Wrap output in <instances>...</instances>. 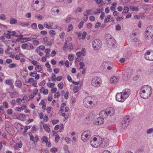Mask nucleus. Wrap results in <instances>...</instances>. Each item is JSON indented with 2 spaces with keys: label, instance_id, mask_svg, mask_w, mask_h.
<instances>
[{
  "label": "nucleus",
  "instance_id": "nucleus-1",
  "mask_svg": "<svg viewBox=\"0 0 153 153\" xmlns=\"http://www.w3.org/2000/svg\"><path fill=\"white\" fill-rule=\"evenodd\" d=\"M115 113V110L112 108H107L105 111H102L100 112V115H102L104 117L108 116H112L114 115Z\"/></svg>",
  "mask_w": 153,
  "mask_h": 153
},
{
  "label": "nucleus",
  "instance_id": "nucleus-2",
  "mask_svg": "<svg viewBox=\"0 0 153 153\" xmlns=\"http://www.w3.org/2000/svg\"><path fill=\"white\" fill-rule=\"evenodd\" d=\"M91 136V132L89 130L83 131L81 135L82 140L84 142H87Z\"/></svg>",
  "mask_w": 153,
  "mask_h": 153
},
{
  "label": "nucleus",
  "instance_id": "nucleus-3",
  "mask_svg": "<svg viewBox=\"0 0 153 153\" xmlns=\"http://www.w3.org/2000/svg\"><path fill=\"white\" fill-rule=\"evenodd\" d=\"M98 142H99V147L103 148L108 146L109 144V140L107 138L99 139Z\"/></svg>",
  "mask_w": 153,
  "mask_h": 153
},
{
  "label": "nucleus",
  "instance_id": "nucleus-4",
  "mask_svg": "<svg viewBox=\"0 0 153 153\" xmlns=\"http://www.w3.org/2000/svg\"><path fill=\"white\" fill-rule=\"evenodd\" d=\"M94 118V115L91 112L88 114L87 117H86L84 120V123L85 124H89L90 123L91 121Z\"/></svg>",
  "mask_w": 153,
  "mask_h": 153
},
{
  "label": "nucleus",
  "instance_id": "nucleus-5",
  "mask_svg": "<svg viewBox=\"0 0 153 153\" xmlns=\"http://www.w3.org/2000/svg\"><path fill=\"white\" fill-rule=\"evenodd\" d=\"M140 90V92H142L143 93L146 92L151 94L152 92V88L148 85L143 86Z\"/></svg>",
  "mask_w": 153,
  "mask_h": 153
},
{
  "label": "nucleus",
  "instance_id": "nucleus-6",
  "mask_svg": "<svg viewBox=\"0 0 153 153\" xmlns=\"http://www.w3.org/2000/svg\"><path fill=\"white\" fill-rule=\"evenodd\" d=\"M126 97H123V92L117 93L116 95V100L117 101L120 102H123L126 99Z\"/></svg>",
  "mask_w": 153,
  "mask_h": 153
},
{
  "label": "nucleus",
  "instance_id": "nucleus-7",
  "mask_svg": "<svg viewBox=\"0 0 153 153\" xmlns=\"http://www.w3.org/2000/svg\"><path fill=\"white\" fill-rule=\"evenodd\" d=\"M99 79L98 76H96L93 78L91 81L92 85L94 87H98L100 85V82L98 79Z\"/></svg>",
  "mask_w": 153,
  "mask_h": 153
},
{
  "label": "nucleus",
  "instance_id": "nucleus-8",
  "mask_svg": "<svg viewBox=\"0 0 153 153\" xmlns=\"http://www.w3.org/2000/svg\"><path fill=\"white\" fill-rule=\"evenodd\" d=\"M144 57L147 60L153 61V52L147 51L144 54Z\"/></svg>",
  "mask_w": 153,
  "mask_h": 153
},
{
  "label": "nucleus",
  "instance_id": "nucleus-9",
  "mask_svg": "<svg viewBox=\"0 0 153 153\" xmlns=\"http://www.w3.org/2000/svg\"><path fill=\"white\" fill-rule=\"evenodd\" d=\"M101 41L99 39H95L92 42V46L94 49L95 50L98 49V47L101 45Z\"/></svg>",
  "mask_w": 153,
  "mask_h": 153
},
{
  "label": "nucleus",
  "instance_id": "nucleus-10",
  "mask_svg": "<svg viewBox=\"0 0 153 153\" xmlns=\"http://www.w3.org/2000/svg\"><path fill=\"white\" fill-rule=\"evenodd\" d=\"M92 98L91 97H88L85 98L83 100V103L85 105L88 104L89 105L92 104L93 102L90 100ZM88 106V105H87Z\"/></svg>",
  "mask_w": 153,
  "mask_h": 153
},
{
  "label": "nucleus",
  "instance_id": "nucleus-11",
  "mask_svg": "<svg viewBox=\"0 0 153 153\" xmlns=\"http://www.w3.org/2000/svg\"><path fill=\"white\" fill-rule=\"evenodd\" d=\"M104 122V118L100 117L95 119L94 123L97 125H101L103 124Z\"/></svg>",
  "mask_w": 153,
  "mask_h": 153
},
{
  "label": "nucleus",
  "instance_id": "nucleus-12",
  "mask_svg": "<svg viewBox=\"0 0 153 153\" xmlns=\"http://www.w3.org/2000/svg\"><path fill=\"white\" fill-rule=\"evenodd\" d=\"M133 71L132 69L128 68L126 70V71L124 72V75H126L128 78L130 77L131 75L132 74Z\"/></svg>",
  "mask_w": 153,
  "mask_h": 153
},
{
  "label": "nucleus",
  "instance_id": "nucleus-13",
  "mask_svg": "<svg viewBox=\"0 0 153 153\" xmlns=\"http://www.w3.org/2000/svg\"><path fill=\"white\" fill-rule=\"evenodd\" d=\"M145 93H143L142 92H140V97L145 99H147L148 97H149L150 96L151 94H149L147 92H145Z\"/></svg>",
  "mask_w": 153,
  "mask_h": 153
},
{
  "label": "nucleus",
  "instance_id": "nucleus-14",
  "mask_svg": "<svg viewBox=\"0 0 153 153\" xmlns=\"http://www.w3.org/2000/svg\"><path fill=\"white\" fill-rule=\"evenodd\" d=\"M59 12V10L57 9V7H55L52 8L51 12L52 15L56 16L58 15Z\"/></svg>",
  "mask_w": 153,
  "mask_h": 153
},
{
  "label": "nucleus",
  "instance_id": "nucleus-15",
  "mask_svg": "<svg viewBox=\"0 0 153 153\" xmlns=\"http://www.w3.org/2000/svg\"><path fill=\"white\" fill-rule=\"evenodd\" d=\"M145 38L147 39H149L152 38L153 36V33L146 32V31L145 32Z\"/></svg>",
  "mask_w": 153,
  "mask_h": 153
},
{
  "label": "nucleus",
  "instance_id": "nucleus-16",
  "mask_svg": "<svg viewBox=\"0 0 153 153\" xmlns=\"http://www.w3.org/2000/svg\"><path fill=\"white\" fill-rule=\"evenodd\" d=\"M123 92H122L123 95V97H126V99L129 96V95L130 94V90L129 89H125V91L123 90Z\"/></svg>",
  "mask_w": 153,
  "mask_h": 153
},
{
  "label": "nucleus",
  "instance_id": "nucleus-17",
  "mask_svg": "<svg viewBox=\"0 0 153 153\" xmlns=\"http://www.w3.org/2000/svg\"><path fill=\"white\" fill-rule=\"evenodd\" d=\"M99 142L94 141H90V144L93 147L97 148L99 147Z\"/></svg>",
  "mask_w": 153,
  "mask_h": 153
},
{
  "label": "nucleus",
  "instance_id": "nucleus-18",
  "mask_svg": "<svg viewBox=\"0 0 153 153\" xmlns=\"http://www.w3.org/2000/svg\"><path fill=\"white\" fill-rule=\"evenodd\" d=\"M18 24L19 25H20L22 27H27L30 25V23L29 22L25 23L21 22H19L18 23Z\"/></svg>",
  "mask_w": 153,
  "mask_h": 153
},
{
  "label": "nucleus",
  "instance_id": "nucleus-19",
  "mask_svg": "<svg viewBox=\"0 0 153 153\" xmlns=\"http://www.w3.org/2000/svg\"><path fill=\"white\" fill-rule=\"evenodd\" d=\"M10 97L12 98H15L18 97V93L16 92L10 93Z\"/></svg>",
  "mask_w": 153,
  "mask_h": 153
},
{
  "label": "nucleus",
  "instance_id": "nucleus-20",
  "mask_svg": "<svg viewBox=\"0 0 153 153\" xmlns=\"http://www.w3.org/2000/svg\"><path fill=\"white\" fill-rule=\"evenodd\" d=\"M146 31L153 33V26L150 25L146 29Z\"/></svg>",
  "mask_w": 153,
  "mask_h": 153
},
{
  "label": "nucleus",
  "instance_id": "nucleus-21",
  "mask_svg": "<svg viewBox=\"0 0 153 153\" xmlns=\"http://www.w3.org/2000/svg\"><path fill=\"white\" fill-rule=\"evenodd\" d=\"M124 121L125 123L129 124L130 121V119L129 116H127L124 117L123 120Z\"/></svg>",
  "mask_w": 153,
  "mask_h": 153
},
{
  "label": "nucleus",
  "instance_id": "nucleus-22",
  "mask_svg": "<svg viewBox=\"0 0 153 153\" xmlns=\"http://www.w3.org/2000/svg\"><path fill=\"white\" fill-rule=\"evenodd\" d=\"M118 80V78L116 76L112 77L110 79V81L111 83L116 82Z\"/></svg>",
  "mask_w": 153,
  "mask_h": 153
},
{
  "label": "nucleus",
  "instance_id": "nucleus-23",
  "mask_svg": "<svg viewBox=\"0 0 153 153\" xmlns=\"http://www.w3.org/2000/svg\"><path fill=\"white\" fill-rule=\"evenodd\" d=\"M15 85L18 87L20 88L22 85V82L20 80H17L16 81Z\"/></svg>",
  "mask_w": 153,
  "mask_h": 153
},
{
  "label": "nucleus",
  "instance_id": "nucleus-24",
  "mask_svg": "<svg viewBox=\"0 0 153 153\" xmlns=\"http://www.w3.org/2000/svg\"><path fill=\"white\" fill-rule=\"evenodd\" d=\"M15 126L16 127V128L18 129H23V125L20 123H15Z\"/></svg>",
  "mask_w": 153,
  "mask_h": 153
},
{
  "label": "nucleus",
  "instance_id": "nucleus-25",
  "mask_svg": "<svg viewBox=\"0 0 153 153\" xmlns=\"http://www.w3.org/2000/svg\"><path fill=\"white\" fill-rule=\"evenodd\" d=\"M41 140L43 143H46L48 141V138L46 136H43L41 138Z\"/></svg>",
  "mask_w": 153,
  "mask_h": 153
},
{
  "label": "nucleus",
  "instance_id": "nucleus-26",
  "mask_svg": "<svg viewBox=\"0 0 153 153\" xmlns=\"http://www.w3.org/2000/svg\"><path fill=\"white\" fill-rule=\"evenodd\" d=\"M16 37H18L16 39V41L18 42H20L21 40L23 39V35H16Z\"/></svg>",
  "mask_w": 153,
  "mask_h": 153
},
{
  "label": "nucleus",
  "instance_id": "nucleus-27",
  "mask_svg": "<svg viewBox=\"0 0 153 153\" xmlns=\"http://www.w3.org/2000/svg\"><path fill=\"white\" fill-rule=\"evenodd\" d=\"M17 22V21L14 18H12L10 19V24L13 25L16 24Z\"/></svg>",
  "mask_w": 153,
  "mask_h": 153
},
{
  "label": "nucleus",
  "instance_id": "nucleus-28",
  "mask_svg": "<svg viewBox=\"0 0 153 153\" xmlns=\"http://www.w3.org/2000/svg\"><path fill=\"white\" fill-rule=\"evenodd\" d=\"M121 124L122 127L124 128H126L129 125V124L125 123L124 121H123V120L122 121Z\"/></svg>",
  "mask_w": 153,
  "mask_h": 153
},
{
  "label": "nucleus",
  "instance_id": "nucleus-29",
  "mask_svg": "<svg viewBox=\"0 0 153 153\" xmlns=\"http://www.w3.org/2000/svg\"><path fill=\"white\" fill-rule=\"evenodd\" d=\"M44 129L47 132H49L50 131L49 127L46 124H44L43 125Z\"/></svg>",
  "mask_w": 153,
  "mask_h": 153
},
{
  "label": "nucleus",
  "instance_id": "nucleus-30",
  "mask_svg": "<svg viewBox=\"0 0 153 153\" xmlns=\"http://www.w3.org/2000/svg\"><path fill=\"white\" fill-rule=\"evenodd\" d=\"M129 8L132 11H137L138 10V8L137 7L131 6Z\"/></svg>",
  "mask_w": 153,
  "mask_h": 153
},
{
  "label": "nucleus",
  "instance_id": "nucleus-31",
  "mask_svg": "<svg viewBox=\"0 0 153 153\" xmlns=\"http://www.w3.org/2000/svg\"><path fill=\"white\" fill-rule=\"evenodd\" d=\"M110 18L111 16L110 15H108L107 17H106L104 22V23H106L108 22L110 19Z\"/></svg>",
  "mask_w": 153,
  "mask_h": 153
},
{
  "label": "nucleus",
  "instance_id": "nucleus-32",
  "mask_svg": "<svg viewBox=\"0 0 153 153\" xmlns=\"http://www.w3.org/2000/svg\"><path fill=\"white\" fill-rule=\"evenodd\" d=\"M47 85L48 87L52 88L53 86L54 87L55 86V84L54 83L48 82Z\"/></svg>",
  "mask_w": 153,
  "mask_h": 153
},
{
  "label": "nucleus",
  "instance_id": "nucleus-33",
  "mask_svg": "<svg viewBox=\"0 0 153 153\" xmlns=\"http://www.w3.org/2000/svg\"><path fill=\"white\" fill-rule=\"evenodd\" d=\"M63 149L65 153H70V152L68 150V147L67 145H65Z\"/></svg>",
  "mask_w": 153,
  "mask_h": 153
},
{
  "label": "nucleus",
  "instance_id": "nucleus-34",
  "mask_svg": "<svg viewBox=\"0 0 153 153\" xmlns=\"http://www.w3.org/2000/svg\"><path fill=\"white\" fill-rule=\"evenodd\" d=\"M58 149L57 148H52L50 149V151L52 152H55L58 151Z\"/></svg>",
  "mask_w": 153,
  "mask_h": 153
},
{
  "label": "nucleus",
  "instance_id": "nucleus-35",
  "mask_svg": "<svg viewBox=\"0 0 153 153\" xmlns=\"http://www.w3.org/2000/svg\"><path fill=\"white\" fill-rule=\"evenodd\" d=\"M129 10V8L128 7H125L124 8L123 13H128Z\"/></svg>",
  "mask_w": 153,
  "mask_h": 153
},
{
  "label": "nucleus",
  "instance_id": "nucleus-36",
  "mask_svg": "<svg viewBox=\"0 0 153 153\" xmlns=\"http://www.w3.org/2000/svg\"><path fill=\"white\" fill-rule=\"evenodd\" d=\"M117 4V3L116 2H114L112 4L113 6L110 7V9L111 10H113L115 9Z\"/></svg>",
  "mask_w": 153,
  "mask_h": 153
},
{
  "label": "nucleus",
  "instance_id": "nucleus-37",
  "mask_svg": "<svg viewBox=\"0 0 153 153\" xmlns=\"http://www.w3.org/2000/svg\"><path fill=\"white\" fill-rule=\"evenodd\" d=\"M35 69L36 71L39 72L41 71L42 68L40 66L36 65L35 67Z\"/></svg>",
  "mask_w": 153,
  "mask_h": 153
},
{
  "label": "nucleus",
  "instance_id": "nucleus-38",
  "mask_svg": "<svg viewBox=\"0 0 153 153\" xmlns=\"http://www.w3.org/2000/svg\"><path fill=\"white\" fill-rule=\"evenodd\" d=\"M15 110L17 111H21L23 110V108L22 107H17L16 108Z\"/></svg>",
  "mask_w": 153,
  "mask_h": 153
},
{
  "label": "nucleus",
  "instance_id": "nucleus-39",
  "mask_svg": "<svg viewBox=\"0 0 153 153\" xmlns=\"http://www.w3.org/2000/svg\"><path fill=\"white\" fill-rule=\"evenodd\" d=\"M56 75L54 73H52V76H51V79H52V81H56Z\"/></svg>",
  "mask_w": 153,
  "mask_h": 153
},
{
  "label": "nucleus",
  "instance_id": "nucleus-40",
  "mask_svg": "<svg viewBox=\"0 0 153 153\" xmlns=\"http://www.w3.org/2000/svg\"><path fill=\"white\" fill-rule=\"evenodd\" d=\"M73 28V26L72 24H70L68 27L67 31L68 32L71 31Z\"/></svg>",
  "mask_w": 153,
  "mask_h": 153
},
{
  "label": "nucleus",
  "instance_id": "nucleus-41",
  "mask_svg": "<svg viewBox=\"0 0 153 153\" xmlns=\"http://www.w3.org/2000/svg\"><path fill=\"white\" fill-rule=\"evenodd\" d=\"M30 126H25V129L24 131L23 132V134H24L27 131L28 129H30Z\"/></svg>",
  "mask_w": 153,
  "mask_h": 153
},
{
  "label": "nucleus",
  "instance_id": "nucleus-42",
  "mask_svg": "<svg viewBox=\"0 0 153 153\" xmlns=\"http://www.w3.org/2000/svg\"><path fill=\"white\" fill-rule=\"evenodd\" d=\"M63 83L62 82H60L58 85V87L60 89H62L63 88Z\"/></svg>",
  "mask_w": 153,
  "mask_h": 153
},
{
  "label": "nucleus",
  "instance_id": "nucleus-43",
  "mask_svg": "<svg viewBox=\"0 0 153 153\" xmlns=\"http://www.w3.org/2000/svg\"><path fill=\"white\" fill-rule=\"evenodd\" d=\"M29 134L30 137V139L31 141H34V140L35 137H34L33 136V135L32 133L30 132L29 133Z\"/></svg>",
  "mask_w": 153,
  "mask_h": 153
},
{
  "label": "nucleus",
  "instance_id": "nucleus-44",
  "mask_svg": "<svg viewBox=\"0 0 153 153\" xmlns=\"http://www.w3.org/2000/svg\"><path fill=\"white\" fill-rule=\"evenodd\" d=\"M16 65L15 63H12L8 65L9 68H12L16 67Z\"/></svg>",
  "mask_w": 153,
  "mask_h": 153
},
{
  "label": "nucleus",
  "instance_id": "nucleus-45",
  "mask_svg": "<svg viewBox=\"0 0 153 153\" xmlns=\"http://www.w3.org/2000/svg\"><path fill=\"white\" fill-rule=\"evenodd\" d=\"M84 22L82 21L79 23L78 25V27L79 29H81L83 25Z\"/></svg>",
  "mask_w": 153,
  "mask_h": 153
},
{
  "label": "nucleus",
  "instance_id": "nucleus-46",
  "mask_svg": "<svg viewBox=\"0 0 153 153\" xmlns=\"http://www.w3.org/2000/svg\"><path fill=\"white\" fill-rule=\"evenodd\" d=\"M133 41L137 44H139L140 43V40L138 39L137 38H135L133 39Z\"/></svg>",
  "mask_w": 153,
  "mask_h": 153
},
{
  "label": "nucleus",
  "instance_id": "nucleus-47",
  "mask_svg": "<svg viewBox=\"0 0 153 153\" xmlns=\"http://www.w3.org/2000/svg\"><path fill=\"white\" fill-rule=\"evenodd\" d=\"M60 96V93L59 92H57L54 94V97L55 98H58Z\"/></svg>",
  "mask_w": 153,
  "mask_h": 153
},
{
  "label": "nucleus",
  "instance_id": "nucleus-48",
  "mask_svg": "<svg viewBox=\"0 0 153 153\" xmlns=\"http://www.w3.org/2000/svg\"><path fill=\"white\" fill-rule=\"evenodd\" d=\"M28 46V45L27 44H23L21 46V47L23 49H26Z\"/></svg>",
  "mask_w": 153,
  "mask_h": 153
},
{
  "label": "nucleus",
  "instance_id": "nucleus-49",
  "mask_svg": "<svg viewBox=\"0 0 153 153\" xmlns=\"http://www.w3.org/2000/svg\"><path fill=\"white\" fill-rule=\"evenodd\" d=\"M65 140L68 144H70L71 143V140L70 138L66 137L65 138Z\"/></svg>",
  "mask_w": 153,
  "mask_h": 153
},
{
  "label": "nucleus",
  "instance_id": "nucleus-50",
  "mask_svg": "<svg viewBox=\"0 0 153 153\" xmlns=\"http://www.w3.org/2000/svg\"><path fill=\"white\" fill-rule=\"evenodd\" d=\"M31 27L34 29H35L37 28V25L36 23H33L31 25Z\"/></svg>",
  "mask_w": 153,
  "mask_h": 153
},
{
  "label": "nucleus",
  "instance_id": "nucleus-51",
  "mask_svg": "<svg viewBox=\"0 0 153 153\" xmlns=\"http://www.w3.org/2000/svg\"><path fill=\"white\" fill-rule=\"evenodd\" d=\"M6 19V17L4 14H1L0 15V19L3 20H5Z\"/></svg>",
  "mask_w": 153,
  "mask_h": 153
},
{
  "label": "nucleus",
  "instance_id": "nucleus-52",
  "mask_svg": "<svg viewBox=\"0 0 153 153\" xmlns=\"http://www.w3.org/2000/svg\"><path fill=\"white\" fill-rule=\"evenodd\" d=\"M87 33L85 31H84L82 35V39H84L86 36Z\"/></svg>",
  "mask_w": 153,
  "mask_h": 153
},
{
  "label": "nucleus",
  "instance_id": "nucleus-53",
  "mask_svg": "<svg viewBox=\"0 0 153 153\" xmlns=\"http://www.w3.org/2000/svg\"><path fill=\"white\" fill-rule=\"evenodd\" d=\"M82 55L84 56L85 55V48H83L81 52Z\"/></svg>",
  "mask_w": 153,
  "mask_h": 153
},
{
  "label": "nucleus",
  "instance_id": "nucleus-54",
  "mask_svg": "<svg viewBox=\"0 0 153 153\" xmlns=\"http://www.w3.org/2000/svg\"><path fill=\"white\" fill-rule=\"evenodd\" d=\"M101 25V23L100 22H98L95 24L94 27L96 28H98Z\"/></svg>",
  "mask_w": 153,
  "mask_h": 153
},
{
  "label": "nucleus",
  "instance_id": "nucleus-55",
  "mask_svg": "<svg viewBox=\"0 0 153 153\" xmlns=\"http://www.w3.org/2000/svg\"><path fill=\"white\" fill-rule=\"evenodd\" d=\"M79 64L80 66V68L81 69H82L85 66V64L84 63V62H80L79 63Z\"/></svg>",
  "mask_w": 153,
  "mask_h": 153
},
{
  "label": "nucleus",
  "instance_id": "nucleus-56",
  "mask_svg": "<svg viewBox=\"0 0 153 153\" xmlns=\"http://www.w3.org/2000/svg\"><path fill=\"white\" fill-rule=\"evenodd\" d=\"M33 45L31 44H30L29 45H28V46L27 49V50H30L32 49H33Z\"/></svg>",
  "mask_w": 153,
  "mask_h": 153
},
{
  "label": "nucleus",
  "instance_id": "nucleus-57",
  "mask_svg": "<svg viewBox=\"0 0 153 153\" xmlns=\"http://www.w3.org/2000/svg\"><path fill=\"white\" fill-rule=\"evenodd\" d=\"M7 113L8 114L10 115L12 114L13 111L11 109H9L7 111Z\"/></svg>",
  "mask_w": 153,
  "mask_h": 153
},
{
  "label": "nucleus",
  "instance_id": "nucleus-58",
  "mask_svg": "<svg viewBox=\"0 0 153 153\" xmlns=\"http://www.w3.org/2000/svg\"><path fill=\"white\" fill-rule=\"evenodd\" d=\"M153 132V128H150L148 129L146 133L148 134H150L151 133H152Z\"/></svg>",
  "mask_w": 153,
  "mask_h": 153
},
{
  "label": "nucleus",
  "instance_id": "nucleus-59",
  "mask_svg": "<svg viewBox=\"0 0 153 153\" xmlns=\"http://www.w3.org/2000/svg\"><path fill=\"white\" fill-rule=\"evenodd\" d=\"M60 139V137L57 134L56 135L55 137V142L56 143L58 142Z\"/></svg>",
  "mask_w": 153,
  "mask_h": 153
},
{
  "label": "nucleus",
  "instance_id": "nucleus-60",
  "mask_svg": "<svg viewBox=\"0 0 153 153\" xmlns=\"http://www.w3.org/2000/svg\"><path fill=\"white\" fill-rule=\"evenodd\" d=\"M74 59L73 56L72 55H70L68 56V59L70 61H72Z\"/></svg>",
  "mask_w": 153,
  "mask_h": 153
},
{
  "label": "nucleus",
  "instance_id": "nucleus-61",
  "mask_svg": "<svg viewBox=\"0 0 153 153\" xmlns=\"http://www.w3.org/2000/svg\"><path fill=\"white\" fill-rule=\"evenodd\" d=\"M121 27L120 25L119 24L117 25L116 26V30H121Z\"/></svg>",
  "mask_w": 153,
  "mask_h": 153
},
{
  "label": "nucleus",
  "instance_id": "nucleus-62",
  "mask_svg": "<svg viewBox=\"0 0 153 153\" xmlns=\"http://www.w3.org/2000/svg\"><path fill=\"white\" fill-rule=\"evenodd\" d=\"M69 92L67 91L64 95V98L65 99H67L68 98Z\"/></svg>",
  "mask_w": 153,
  "mask_h": 153
},
{
  "label": "nucleus",
  "instance_id": "nucleus-63",
  "mask_svg": "<svg viewBox=\"0 0 153 153\" xmlns=\"http://www.w3.org/2000/svg\"><path fill=\"white\" fill-rule=\"evenodd\" d=\"M59 122V121L58 120H52V123L53 125H55Z\"/></svg>",
  "mask_w": 153,
  "mask_h": 153
},
{
  "label": "nucleus",
  "instance_id": "nucleus-64",
  "mask_svg": "<svg viewBox=\"0 0 153 153\" xmlns=\"http://www.w3.org/2000/svg\"><path fill=\"white\" fill-rule=\"evenodd\" d=\"M123 19H124V17L123 16H122V17L118 16L116 19V20L117 21H120V20Z\"/></svg>",
  "mask_w": 153,
  "mask_h": 153
}]
</instances>
